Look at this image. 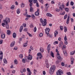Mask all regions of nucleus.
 Here are the masks:
<instances>
[{
    "instance_id": "obj_1",
    "label": "nucleus",
    "mask_w": 75,
    "mask_h": 75,
    "mask_svg": "<svg viewBox=\"0 0 75 75\" xmlns=\"http://www.w3.org/2000/svg\"><path fill=\"white\" fill-rule=\"evenodd\" d=\"M55 68H56V67L55 65H53L51 67L49 70V72L50 74L52 75L54 74Z\"/></svg>"
},
{
    "instance_id": "obj_2",
    "label": "nucleus",
    "mask_w": 75,
    "mask_h": 75,
    "mask_svg": "<svg viewBox=\"0 0 75 75\" xmlns=\"http://www.w3.org/2000/svg\"><path fill=\"white\" fill-rule=\"evenodd\" d=\"M59 5L60 6L59 7V10H60L61 11H62L64 10L63 8H65V6H64V4H62V5H61V3L59 2Z\"/></svg>"
},
{
    "instance_id": "obj_3",
    "label": "nucleus",
    "mask_w": 75,
    "mask_h": 75,
    "mask_svg": "<svg viewBox=\"0 0 75 75\" xmlns=\"http://www.w3.org/2000/svg\"><path fill=\"white\" fill-rule=\"evenodd\" d=\"M56 51L57 52V57L58 59H62V58L61 57V56H60V54H59V53H58V52H59V51H58L57 49H56Z\"/></svg>"
},
{
    "instance_id": "obj_4",
    "label": "nucleus",
    "mask_w": 75,
    "mask_h": 75,
    "mask_svg": "<svg viewBox=\"0 0 75 75\" xmlns=\"http://www.w3.org/2000/svg\"><path fill=\"white\" fill-rule=\"evenodd\" d=\"M64 71L61 70H59L56 72L57 75H61V74H63Z\"/></svg>"
},
{
    "instance_id": "obj_5",
    "label": "nucleus",
    "mask_w": 75,
    "mask_h": 75,
    "mask_svg": "<svg viewBox=\"0 0 75 75\" xmlns=\"http://www.w3.org/2000/svg\"><path fill=\"white\" fill-rule=\"evenodd\" d=\"M45 33L47 34V36H49V32L50 31V29L48 28L45 30Z\"/></svg>"
},
{
    "instance_id": "obj_6",
    "label": "nucleus",
    "mask_w": 75,
    "mask_h": 75,
    "mask_svg": "<svg viewBox=\"0 0 75 75\" xmlns=\"http://www.w3.org/2000/svg\"><path fill=\"white\" fill-rule=\"evenodd\" d=\"M42 25L43 26H45L47 25V20L46 19H44L42 23Z\"/></svg>"
},
{
    "instance_id": "obj_7",
    "label": "nucleus",
    "mask_w": 75,
    "mask_h": 75,
    "mask_svg": "<svg viewBox=\"0 0 75 75\" xmlns=\"http://www.w3.org/2000/svg\"><path fill=\"white\" fill-rule=\"evenodd\" d=\"M4 22L5 23H6V24H8V23L10 22V19L7 18L6 20H4Z\"/></svg>"
},
{
    "instance_id": "obj_8",
    "label": "nucleus",
    "mask_w": 75,
    "mask_h": 75,
    "mask_svg": "<svg viewBox=\"0 0 75 75\" xmlns=\"http://www.w3.org/2000/svg\"><path fill=\"white\" fill-rule=\"evenodd\" d=\"M50 49H51V45L50 44H49L47 47V51L48 53H50Z\"/></svg>"
},
{
    "instance_id": "obj_9",
    "label": "nucleus",
    "mask_w": 75,
    "mask_h": 75,
    "mask_svg": "<svg viewBox=\"0 0 75 75\" xmlns=\"http://www.w3.org/2000/svg\"><path fill=\"white\" fill-rule=\"evenodd\" d=\"M27 70L28 71V73L27 75H31V71L30 70V69L27 68Z\"/></svg>"
},
{
    "instance_id": "obj_10",
    "label": "nucleus",
    "mask_w": 75,
    "mask_h": 75,
    "mask_svg": "<svg viewBox=\"0 0 75 75\" xmlns=\"http://www.w3.org/2000/svg\"><path fill=\"white\" fill-rule=\"evenodd\" d=\"M63 45V42L62 41H61L59 43V47L60 48H61V47H62V46Z\"/></svg>"
},
{
    "instance_id": "obj_11",
    "label": "nucleus",
    "mask_w": 75,
    "mask_h": 75,
    "mask_svg": "<svg viewBox=\"0 0 75 75\" xmlns=\"http://www.w3.org/2000/svg\"><path fill=\"white\" fill-rule=\"evenodd\" d=\"M15 45V41H13L11 43L10 45L11 47H13L14 46V45Z\"/></svg>"
},
{
    "instance_id": "obj_12",
    "label": "nucleus",
    "mask_w": 75,
    "mask_h": 75,
    "mask_svg": "<svg viewBox=\"0 0 75 75\" xmlns=\"http://www.w3.org/2000/svg\"><path fill=\"white\" fill-rule=\"evenodd\" d=\"M27 58H28V59H29V60H31L32 59V58H33V57H32V55H31L30 54L29 55V56L27 57Z\"/></svg>"
},
{
    "instance_id": "obj_13",
    "label": "nucleus",
    "mask_w": 75,
    "mask_h": 75,
    "mask_svg": "<svg viewBox=\"0 0 75 75\" xmlns=\"http://www.w3.org/2000/svg\"><path fill=\"white\" fill-rule=\"evenodd\" d=\"M69 16H68L67 21H66V23L67 24H69Z\"/></svg>"
},
{
    "instance_id": "obj_14",
    "label": "nucleus",
    "mask_w": 75,
    "mask_h": 75,
    "mask_svg": "<svg viewBox=\"0 0 75 75\" xmlns=\"http://www.w3.org/2000/svg\"><path fill=\"white\" fill-rule=\"evenodd\" d=\"M58 34V31L57 30H56L54 32V37H57V35Z\"/></svg>"
},
{
    "instance_id": "obj_15",
    "label": "nucleus",
    "mask_w": 75,
    "mask_h": 75,
    "mask_svg": "<svg viewBox=\"0 0 75 75\" xmlns=\"http://www.w3.org/2000/svg\"><path fill=\"white\" fill-rule=\"evenodd\" d=\"M63 52L64 53V55L65 56H67V51L66 50H63Z\"/></svg>"
},
{
    "instance_id": "obj_16",
    "label": "nucleus",
    "mask_w": 75,
    "mask_h": 75,
    "mask_svg": "<svg viewBox=\"0 0 75 75\" xmlns=\"http://www.w3.org/2000/svg\"><path fill=\"white\" fill-rule=\"evenodd\" d=\"M46 15L47 16H48V17H52V15H51L50 13H47Z\"/></svg>"
},
{
    "instance_id": "obj_17",
    "label": "nucleus",
    "mask_w": 75,
    "mask_h": 75,
    "mask_svg": "<svg viewBox=\"0 0 75 75\" xmlns=\"http://www.w3.org/2000/svg\"><path fill=\"white\" fill-rule=\"evenodd\" d=\"M1 38L4 39L5 38V37H6V35L5 34H3L2 35H1Z\"/></svg>"
},
{
    "instance_id": "obj_18",
    "label": "nucleus",
    "mask_w": 75,
    "mask_h": 75,
    "mask_svg": "<svg viewBox=\"0 0 75 75\" xmlns=\"http://www.w3.org/2000/svg\"><path fill=\"white\" fill-rule=\"evenodd\" d=\"M29 1V2H30V7H32V4H33V3H32L31 2H32V0H28Z\"/></svg>"
},
{
    "instance_id": "obj_19",
    "label": "nucleus",
    "mask_w": 75,
    "mask_h": 75,
    "mask_svg": "<svg viewBox=\"0 0 75 75\" xmlns=\"http://www.w3.org/2000/svg\"><path fill=\"white\" fill-rule=\"evenodd\" d=\"M29 1V2H30V7H32V4H33V3H32L31 2H32V0H28Z\"/></svg>"
},
{
    "instance_id": "obj_20",
    "label": "nucleus",
    "mask_w": 75,
    "mask_h": 75,
    "mask_svg": "<svg viewBox=\"0 0 75 75\" xmlns=\"http://www.w3.org/2000/svg\"><path fill=\"white\" fill-rule=\"evenodd\" d=\"M23 26H21L20 28L19 29L20 32V33L21 32V31H22V30H23Z\"/></svg>"
},
{
    "instance_id": "obj_21",
    "label": "nucleus",
    "mask_w": 75,
    "mask_h": 75,
    "mask_svg": "<svg viewBox=\"0 0 75 75\" xmlns=\"http://www.w3.org/2000/svg\"><path fill=\"white\" fill-rule=\"evenodd\" d=\"M40 50L41 52H44V50L43 48L41 47L40 48Z\"/></svg>"
},
{
    "instance_id": "obj_22",
    "label": "nucleus",
    "mask_w": 75,
    "mask_h": 75,
    "mask_svg": "<svg viewBox=\"0 0 75 75\" xmlns=\"http://www.w3.org/2000/svg\"><path fill=\"white\" fill-rule=\"evenodd\" d=\"M75 53V50L72 52L70 53L71 55H73Z\"/></svg>"
},
{
    "instance_id": "obj_23",
    "label": "nucleus",
    "mask_w": 75,
    "mask_h": 75,
    "mask_svg": "<svg viewBox=\"0 0 75 75\" xmlns=\"http://www.w3.org/2000/svg\"><path fill=\"white\" fill-rule=\"evenodd\" d=\"M35 14L36 16H38L39 14V12H36L35 13Z\"/></svg>"
},
{
    "instance_id": "obj_24",
    "label": "nucleus",
    "mask_w": 75,
    "mask_h": 75,
    "mask_svg": "<svg viewBox=\"0 0 75 75\" xmlns=\"http://www.w3.org/2000/svg\"><path fill=\"white\" fill-rule=\"evenodd\" d=\"M66 45H64L63 47H62V50H64V49H65V48H66Z\"/></svg>"
},
{
    "instance_id": "obj_25",
    "label": "nucleus",
    "mask_w": 75,
    "mask_h": 75,
    "mask_svg": "<svg viewBox=\"0 0 75 75\" xmlns=\"http://www.w3.org/2000/svg\"><path fill=\"white\" fill-rule=\"evenodd\" d=\"M37 55L38 57H40V56H41L42 55V54L41 52L38 53L37 54Z\"/></svg>"
},
{
    "instance_id": "obj_26",
    "label": "nucleus",
    "mask_w": 75,
    "mask_h": 75,
    "mask_svg": "<svg viewBox=\"0 0 75 75\" xmlns=\"http://www.w3.org/2000/svg\"><path fill=\"white\" fill-rule=\"evenodd\" d=\"M13 38H16V33H13Z\"/></svg>"
},
{
    "instance_id": "obj_27",
    "label": "nucleus",
    "mask_w": 75,
    "mask_h": 75,
    "mask_svg": "<svg viewBox=\"0 0 75 75\" xmlns=\"http://www.w3.org/2000/svg\"><path fill=\"white\" fill-rule=\"evenodd\" d=\"M3 61L5 64H7V60L6 59H3Z\"/></svg>"
},
{
    "instance_id": "obj_28",
    "label": "nucleus",
    "mask_w": 75,
    "mask_h": 75,
    "mask_svg": "<svg viewBox=\"0 0 75 75\" xmlns=\"http://www.w3.org/2000/svg\"><path fill=\"white\" fill-rule=\"evenodd\" d=\"M50 55L51 56L53 57V58H54V53H53L52 52H51Z\"/></svg>"
},
{
    "instance_id": "obj_29",
    "label": "nucleus",
    "mask_w": 75,
    "mask_h": 75,
    "mask_svg": "<svg viewBox=\"0 0 75 75\" xmlns=\"http://www.w3.org/2000/svg\"><path fill=\"white\" fill-rule=\"evenodd\" d=\"M64 31L65 33L67 31V27L66 26H64Z\"/></svg>"
},
{
    "instance_id": "obj_30",
    "label": "nucleus",
    "mask_w": 75,
    "mask_h": 75,
    "mask_svg": "<svg viewBox=\"0 0 75 75\" xmlns=\"http://www.w3.org/2000/svg\"><path fill=\"white\" fill-rule=\"evenodd\" d=\"M17 13L18 14H19V13H20V9H17Z\"/></svg>"
},
{
    "instance_id": "obj_31",
    "label": "nucleus",
    "mask_w": 75,
    "mask_h": 75,
    "mask_svg": "<svg viewBox=\"0 0 75 75\" xmlns=\"http://www.w3.org/2000/svg\"><path fill=\"white\" fill-rule=\"evenodd\" d=\"M31 17L33 19H35V16L33 14L31 15Z\"/></svg>"
},
{
    "instance_id": "obj_32",
    "label": "nucleus",
    "mask_w": 75,
    "mask_h": 75,
    "mask_svg": "<svg viewBox=\"0 0 75 75\" xmlns=\"http://www.w3.org/2000/svg\"><path fill=\"white\" fill-rule=\"evenodd\" d=\"M15 8V7H14V5H12L11 7V8L12 10H14V9Z\"/></svg>"
},
{
    "instance_id": "obj_33",
    "label": "nucleus",
    "mask_w": 75,
    "mask_h": 75,
    "mask_svg": "<svg viewBox=\"0 0 75 75\" xmlns=\"http://www.w3.org/2000/svg\"><path fill=\"white\" fill-rule=\"evenodd\" d=\"M30 12H33V8L32 7H30Z\"/></svg>"
},
{
    "instance_id": "obj_34",
    "label": "nucleus",
    "mask_w": 75,
    "mask_h": 75,
    "mask_svg": "<svg viewBox=\"0 0 75 75\" xmlns=\"http://www.w3.org/2000/svg\"><path fill=\"white\" fill-rule=\"evenodd\" d=\"M7 24L8 23L6 24V28L7 29H9V26Z\"/></svg>"
},
{
    "instance_id": "obj_35",
    "label": "nucleus",
    "mask_w": 75,
    "mask_h": 75,
    "mask_svg": "<svg viewBox=\"0 0 75 75\" xmlns=\"http://www.w3.org/2000/svg\"><path fill=\"white\" fill-rule=\"evenodd\" d=\"M27 43L28 42H26V43H25L23 45V47H27Z\"/></svg>"
},
{
    "instance_id": "obj_36",
    "label": "nucleus",
    "mask_w": 75,
    "mask_h": 75,
    "mask_svg": "<svg viewBox=\"0 0 75 75\" xmlns=\"http://www.w3.org/2000/svg\"><path fill=\"white\" fill-rule=\"evenodd\" d=\"M60 28L62 31L63 30V29H64V28L63 27V26H60Z\"/></svg>"
},
{
    "instance_id": "obj_37",
    "label": "nucleus",
    "mask_w": 75,
    "mask_h": 75,
    "mask_svg": "<svg viewBox=\"0 0 75 75\" xmlns=\"http://www.w3.org/2000/svg\"><path fill=\"white\" fill-rule=\"evenodd\" d=\"M53 44L54 45H55V44H58V42L56 41L54 42Z\"/></svg>"
},
{
    "instance_id": "obj_38",
    "label": "nucleus",
    "mask_w": 75,
    "mask_h": 75,
    "mask_svg": "<svg viewBox=\"0 0 75 75\" xmlns=\"http://www.w3.org/2000/svg\"><path fill=\"white\" fill-rule=\"evenodd\" d=\"M64 40L65 41H67V36L65 35L64 37Z\"/></svg>"
},
{
    "instance_id": "obj_39",
    "label": "nucleus",
    "mask_w": 75,
    "mask_h": 75,
    "mask_svg": "<svg viewBox=\"0 0 75 75\" xmlns=\"http://www.w3.org/2000/svg\"><path fill=\"white\" fill-rule=\"evenodd\" d=\"M49 7V6H47V7H46V8L45 9V11H48V8Z\"/></svg>"
},
{
    "instance_id": "obj_40",
    "label": "nucleus",
    "mask_w": 75,
    "mask_h": 75,
    "mask_svg": "<svg viewBox=\"0 0 75 75\" xmlns=\"http://www.w3.org/2000/svg\"><path fill=\"white\" fill-rule=\"evenodd\" d=\"M14 63L15 64H17V60L15 59L14 61Z\"/></svg>"
},
{
    "instance_id": "obj_41",
    "label": "nucleus",
    "mask_w": 75,
    "mask_h": 75,
    "mask_svg": "<svg viewBox=\"0 0 75 75\" xmlns=\"http://www.w3.org/2000/svg\"><path fill=\"white\" fill-rule=\"evenodd\" d=\"M3 55H1L0 56V61H1L3 59Z\"/></svg>"
},
{
    "instance_id": "obj_42",
    "label": "nucleus",
    "mask_w": 75,
    "mask_h": 75,
    "mask_svg": "<svg viewBox=\"0 0 75 75\" xmlns=\"http://www.w3.org/2000/svg\"><path fill=\"white\" fill-rule=\"evenodd\" d=\"M67 14H66L65 15L64 17V20H65V19H66V18H67Z\"/></svg>"
},
{
    "instance_id": "obj_43",
    "label": "nucleus",
    "mask_w": 75,
    "mask_h": 75,
    "mask_svg": "<svg viewBox=\"0 0 75 75\" xmlns=\"http://www.w3.org/2000/svg\"><path fill=\"white\" fill-rule=\"evenodd\" d=\"M65 10L67 12H68V8H65Z\"/></svg>"
},
{
    "instance_id": "obj_44",
    "label": "nucleus",
    "mask_w": 75,
    "mask_h": 75,
    "mask_svg": "<svg viewBox=\"0 0 75 75\" xmlns=\"http://www.w3.org/2000/svg\"><path fill=\"white\" fill-rule=\"evenodd\" d=\"M33 31L35 32H36V31H37V28H36V27H35L34 28Z\"/></svg>"
},
{
    "instance_id": "obj_45",
    "label": "nucleus",
    "mask_w": 75,
    "mask_h": 75,
    "mask_svg": "<svg viewBox=\"0 0 75 75\" xmlns=\"http://www.w3.org/2000/svg\"><path fill=\"white\" fill-rule=\"evenodd\" d=\"M22 62H23V63H25V59H23L22 60Z\"/></svg>"
},
{
    "instance_id": "obj_46",
    "label": "nucleus",
    "mask_w": 75,
    "mask_h": 75,
    "mask_svg": "<svg viewBox=\"0 0 75 75\" xmlns=\"http://www.w3.org/2000/svg\"><path fill=\"white\" fill-rule=\"evenodd\" d=\"M7 34H8V35H10V30H7Z\"/></svg>"
},
{
    "instance_id": "obj_47",
    "label": "nucleus",
    "mask_w": 75,
    "mask_h": 75,
    "mask_svg": "<svg viewBox=\"0 0 75 75\" xmlns=\"http://www.w3.org/2000/svg\"><path fill=\"white\" fill-rule=\"evenodd\" d=\"M42 4H43L44 3V1L43 0H38Z\"/></svg>"
},
{
    "instance_id": "obj_48",
    "label": "nucleus",
    "mask_w": 75,
    "mask_h": 75,
    "mask_svg": "<svg viewBox=\"0 0 75 75\" xmlns=\"http://www.w3.org/2000/svg\"><path fill=\"white\" fill-rule=\"evenodd\" d=\"M61 65L62 66H63V67H64V66L65 65V64L63 62H62L61 63Z\"/></svg>"
},
{
    "instance_id": "obj_49",
    "label": "nucleus",
    "mask_w": 75,
    "mask_h": 75,
    "mask_svg": "<svg viewBox=\"0 0 75 75\" xmlns=\"http://www.w3.org/2000/svg\"><path fill=\"white\" fill-rule=\"evenodd\" d=\"M0 55H2V56H3V52H2V51H0Z\"/></svg>"
},
{
    "instance_id": "obj_50",
    "label": "nucleus",
    "mask_w": 75,
    "mask_h": 75,
    "mask_svg": "<svg viewBox=\"0 0 75 75\" xmlns=\"http://www.w3.org/2000/svg\"><path fill=\"white\" fill-rule=\"evenodd\" d=\"M36 7H40V5H39V4H38V3H37L36 4Z\"/></svg>"
},
{
    "instance_id": "obj_51",
    "label": "nucleus",
    "mask_w": 75,
    "mask_h": 75,
    "mask_svg": "<svg viewBox=\"0 0 75 75\" xmlns=\"http://www.w3.org/2000/svg\"><path fill=\"white\" fill-rule=\"evenodd\" d=\"M21 7L22 8L24 7V4H22L21 5Z\"/></svg>"
},
{
    "instance_id": "obj_52",
    "label": "nucleus",
    "mask_w": 75,
    "mask_h": 75,
    "mask_svg": "<svg viewBox=\"0 0 75 75\" xmlns=\"http://www.w3.org/2000/svg\"><path fill=\"white\" fill-rule=\"evenodd\" d=\"M30 28H33V27H34V26H33V24H31L30 25Z\"/></svg>"
},
{
    "instance_id": "obj_53",
    "label": "nucleus",
    "mask_w": 75,
    "mask_h": 75,
    "mask_svg": "<svg viewBox=\"0 0 75 75\" xmlns=\"http://www.w3.org/2000/svg\"><path fill=\"white\" fill-rule=\"evenodd\" d=\"M74 3L73 1H71L70 3V4L71 6H74Z\"/></svg>"
},
{
    "instance_id": "obj_54",
    "label": "nucleus",
    "mask_w": 75,
    "mask_h": 75,
    "mask_svg": "<svg viewBox=\"0 0 75 75\" xmlns=\"http://www.w3.org/2000/svg\"><path fill=\"white\" fill-rule=\"evenodd\" d=\"M19 57L20 58H23V54H21L20 55Z\"/></svg>"
},
{
    "instance_id": "obj_55",
    "label": "nucleus",
    "mask_w": 75,
    "mask_h": 75,
    "mask_svg": "<svg viewBox=\"0 0 75 75\" xmlns=\"http://www.w3.org/2000/svg\"><path fill=\"white\" fill-rule=\"evenodd\" d=\"M35 72H37V70L35 69H34V75H35Z\"/></svg>"
},
{
    "instance_id": "obj_56",
    "label": "nucleus",
    "mask_w": 75,
    "mask_h": 75,
    "mask_svg": "<svg viewBox=\"0 0 75 75\" xmlns=\"http://www.w3.org/2000/svg\"><path fill=\"white\" fill-rule=\"evenodd\" d=\"M40 21L41 23H42L44 21H43V20L42 19V18H40Z\"/></svg>"
},
{
    "instance_id": "obj_57",
    "label": "nucleus",
    "mask_w": 75,
    "mask_h": 75,
    "mask_svg": "<svg viewBox=\"0 0 75 75\" xmlns=\"http://www.w3.org/2000/svg\"><path fill=\"white\" fill-rule=\"evenodd\" d=\"M27 33L29 35V37H32V35L30 33H28V32H27Z\"/></svg>"
},
{
    "instance_id": "obj_58",
    "label": "nucleus",
    "mask_w": 75,
    "mask_h": 75,
    "mask_svg": "<svg viewBox=\"0 0 75 75\" xmlns=\"http://www.w3.org/2000/svg\"><path fill=\"white\" fill-rule=\"evenodd\" d=\"M12 72L13 74H15V72H16V71L14 70H13L12 71Z\"/></svg>"
},
{
    "instance_id": "obj_59",
    "label": "nucleus",
    "mask_w": 75,
    "mask_h": 75,
    "mask_svg": "<svg viewBox=\"0 0 75 75\" xmlns=\"http://www.w3.org/2000/svg\"><path fill=\"white\" fill-rule=\"evenodd\" d=\"M26 16L27 17H29V18L31 17V16L30 15H26Z\"/></svg>"
},
{
    "instance_id": "obj_60",
    "label": "nucleus",
    "mask_w": 75,
    "mask_h": 75,
    "mask_svg": "<svg viewBox=\"0 0 75 75\" xmlns=\"http://www.w3.org/2000/svg\"><path fill=\"white\" fill-rule=\"evenodd\" d=\"M69 1L67 2V4H66V6H69Z\"/></svg>"
},
{
    "instance_id": "obj_61",
    "label": "nucleus",
    "mask_w": 75,
    "mask_h": 75,
    "mask_svg": "<svg viewBox=\"0 0 75 75\" xmlns=\"http://www.w3.org/2000/svg\"><path fill=\"white\" fill-rule=\"evenodd\" d=\"M1 25L3 27H4V26L6 25V24L4 23H2Z\"/></svg>"
},
{
    "instance_id": "obj_62",
    "label": "nucleus",
    "mask_w": 75,
    "mask_h": 75,
    "mask_svg": "<svg viewBox=\"0 0 75 75\" xmlns=\"http://www.w3.org/2000/svg\"><path fill=\"white\" fill-rule=\"evenodd\" d=\"M43 35V34H42V33H40L39 35L40 37H41Z\"/></svg>"
},
{
    "instance_id": "obj_63",
    "label": "nucleus",
    "mask_w": 75,
    "mask_h": 75,
    "mask_svg": "<svg viewBox=\"0 0 75 75\" xmlns=\"http://www.w3.org/2000/svg\"><path fill=\"white\" fill-rule=\"evenodd\" d=\"M67 74L68 75H71V73H70V72H67Z\"/></svg>"
},
{
    "instance_id": "obj_64",
    "label": "nucleus",
    "mask_w": 75,
    "mask_h": 75,
    "mask_svg": "<svg viewBox=\"0 0 75 75\" xmlns=\"http://www.w3.org/2000/svg\"><path fill=\"white\" fill-rule=\"evenodd\" d=\"M33 2L34 3H38L37 2V0H34Z\"/></svg>"
}]
</instances>
